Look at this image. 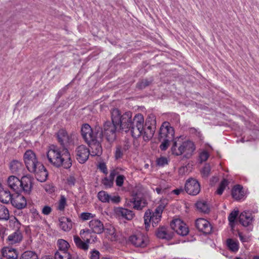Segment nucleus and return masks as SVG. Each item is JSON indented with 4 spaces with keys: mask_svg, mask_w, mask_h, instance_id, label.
I'll return each instance as SVG.
<instances>
[{
    "mask_svg": "<svg viewBox=\"0 0 259 259\" xmlns=\"http://www.w3.org/2000/svg\"><path fill=\"white\" fill-rule=\"evenodd\" d=\"M112 122L119 126L120 129L125 132L131 130L132 136L138 138L142 136L144 123V118L142 114L138 113L133 118L131 111H127L121 114L117 109H113L111 111Z\"/></svg>",
    "mask_w": 259,
    "mask_h": 259,
    "instance_id": "nucleus-1",
    "label": "nucleus"
},
{
    "mask_svg": "<svg viewBox=\"0 0 259 259\" xmlns=\"http://www.w3.org/2000/svg\"><path fill=\"white\" fill-rule=\"evenodd\" d=\"M46 155L49 162L56 167L68 169L72 166L71 155L67 148L61 149L52 145L48 148Z\"/></svg>",
    "mask_w": 259,
    "mask_h": 259,
    "instance_id": "nucleus-2",
    "label": "nucleus"
},
{
    "mask_svg": "<svg viewBox=\"0 0 259 259\" xmlns=\"http://www.w3.org/2000/svg\"><path fill=\"white\" fill-rule=\"evenodd\" d=\"M46 155L49 162L56 167L68 169L72 166L71 155L67 148L61 149L52 145L48 148Z\"/></svg>",
    "mask_w": 259,
    "mask_h": 259,
    "instance_id": "nucleus-3",
    "label": "nucleus"
},
{
    "mask_svg": "<svg viewBox=\"0 0 259 259\" xmlns=\"http://www.w3.org/2000/svg\"><path fill=\"white\" fill-rule=\"evenodd\" d=\"M82 138L86 143L91 142L96 138H102V133L99 126H96L93 130L88 124H84L81 129Z\"/></svg>",
    "mask_w": 259,
    "mask_h": 259,
    "instance_id": "nucleus-4",
    "label": "nucleus"
},
{
    "mask_svg": "<svg viewBox=\"0 0 259 259\" xmlns=\"http://www.w3.org/2000/svg\"><path fill=\"white\" fill-rule=\"evenodd\" d=\"M156 117L153 114H150L146 120L145 125L147 126L145 131L143 130V139L145 141L149 140L153 136L156 128Z\"/></svg>",
    "mask_w": 259,
    "mask_h": 259,
    "instance_id": "nucleus-5",
    "label": "nucleus"
},
{
    "mask_svg": "<svg viewBox=\"0 0 259 259\" xmlns=\"http://www.w3.org/2000/svg\"><path fill=\"white\" fill-rule=\"evenodd\" d=\"M128 242L136 247H146L149 242L148 236L143 233H138L130 236Z\"/></svg>",
    "mask_w": 259,
    "mask_h": 259,
    "instance_id": "nucleus-6",
    "label": "nucleus"
},
{
    "mask_svg": "<svg viewBox=\"0 0 259 259\" xmlns=\"http://www.w3.org/2000/svg\"><path fill=\"white\" fill-rule=\"evenodd\" d=\"M58 140L59 143L64 148L72 145L76 138V135L74 133L68 134L63 130H60L57 133Z\"/></svg>",
    "mask_w": 259,
    "mask_h": 259,
    "instance_id": "nucleus-7",
    "label": "nucleus"
},
{
    "mask_svg": "<svg viewBox=\"0 0 259 259\" xmlns=\"http://www.w3.org/2000/svg\"><path fill=\"white\" fill-rule=\"evenodd\" d=\"M161 215L162 213L156 209H155L153 212H151L150 210H147L144 217L146 228L147 229L149 227L150 223H152L153 227L156 226L161 221Z\"/></svg>",
    "mask_w": 259,
    "mask_h": 259,
    "instance_id": "nucleus-8",
    "label": "nucleus"
},
{
    "mask_svg": "<svg viewBox=\"0 0 259 259\" xmlns=\"http://www.w3.org/2000/svg\"><path fill=\"white\" fill-rule=\"evenodd\" d=\"M23 157L25 164L29 171H34L35 167L40 163L38 161L35 153L32 150L26 151Z\"/></svg>",
    "mask_w": 259,
    "mask_h": 259,
    "instance_id": "nucleus-9",
    "label": "nucleus"
},
{
    "mask_svg": "<svg viewBox=\"0 0 259 259\" xmlns=\"http://www.w3.org/2000/svg\"><path fill=\"white\" fill-rule=\"evenodd\" d=\"M116 123L110 121L106 122L103 126V131L101 128L102 136L104 135L109 141H113L116 138Z\"/></svg>",
    "mask_w": 259,
    "mask_h": 259,
    "instance_id": "nucleus-10",
    "label": "nucleus"
},
{
    "mask_svg": "<svg viewBox=\"0 0 259 259\" xmlns=\"http://www.w3.org/2000/svg\"><path fill=\"white\" fill-rule=\"evenodd\" d=\"M171 228L178 234L186 236L189 233V229L183 221L180 219H174L170 223Z\"/></svg>",
    "mask_w": 259,
    "mask_h": 259,
    "instance_id": "nucleus-11",
    "label": "nucleus"
},
{
    "mask_svg": "<svg viewBox=\"0 0 259 259\" xmlns=\"http://www.w3.org/2000/svg\"><path fill=\"white\" fill-rule=\"evenodd\" d=\"M75 154L76 160L79 163L83 164L88 159L90 150L86 146L81 145L76 148Z\"/></svg>",
    "mask_w": 259,
    "mask_h": 259,
    "instance_id": "nucleus-12",
    "label": "nucleus"
},
{
    "mask_svg": "<svg viewBox=\"0 0 259 259\" xmlns=\"http://www.w3.org/2000/svg\"><path fill=\"white\" fill-rule=\"evenodd\" d=\"M175 135L174 128L171 127L168 122H164L160 129L159 138L160 139H173Z\"/></svg>",
    "mask_w": 259,
    "mask_h": 259,
    "instance_id": "nucleus-13",
    "label": "nucleus"
},
{
    "mask_svg": "<svg viewBox=\"0 0 259 259\" xmlns=\"http://www.w3.org/2000/svg\"><path fill=\"white\" fill-rule=\"evenodd\" d=\"M185 190L190 195H196L200 191V185L199 182L193 178L189 179L185 184Z\"/></svg>",
    "mask_w": 259,
    "mask_h": 259,
    "instance_id": "nucleus-14",
    "label": "nucleus"
},
{
    "mask_svg": "<svg viewBox=\"0 0 259 259\" xmlns=\"http://www.w3.org/2000/svg\"><path fill=\"white\" fill-rule=\"evenodd\" d=\"M98 198L103 203H118L121 200L120 197L118 195H110L105 191H100L98 194Z\"/></svg>",
    "mask_w": 259,
    "mask_h": 259,
    "instance_id": "nucleus-15",
    "label": "nucleus"
},
{
    "mask_svg": "<svg viewBox=\"0 0 259 259\" xmlns=\"http://www.w3.org/2000/svg\"><path fill=\"white\" fill-rule=\"evenodd\" d=\"M195 226L200 231L205 234H210L212 231L211 224L206 219L199 218L195 221Z\"/></svg>",
    "mask_w": 259,
    "mask_h": 259,
    "instance_id": "nucleus-16",
    "label": "nucleus"
},
{
    "mask_svg": "<svg viewBox=\"0 0 259 259\" xmlns=\"http://www.w3.org/2000/svg\"><path fill=\"white\" fill-rule=\"evenodd\" d=\"M133 198L132 202L133 203V207L137 210H141L145 207L147 204V201L143 194L135 193Z\"/></svg>",
    "mask_w": 259,
    "mask_h": 259,
    "instance_id": "nucleus-17",
    "label": "nucleus"
},
{
    "mask_svg": "<svg viewBox=\"0 0 259 259\" xmlns=\"http://www.w3.org/2000/svg\"><path fill=\"white\" fill-rule=\"evenodd\" d=\"M30 172L34 173L36 179L40 182L46 181L48 176L46 168L41 163L35 167L34 171H30Z\"/></svg>",
    "mask_w": 259,
    "mask_h": 259,
    "instance_id": "nucleus-18",
    "label": "nucleus"
},
{
    "mask_svg": "<svg viewBox=\"0 0 259 259\" xmlns=\"http://www.w3.org/2000/svg\"><path fill=\"white\" fill-rule=\"evenodd\" d=\"M89 227L90 230L96 234H101L104 230L103 223L99 219L95 218L90 221Z\"/></svg>",
    "mask_w": 259,
    "mask_h": 259,
    "instance_id": "nucleus-19",
    "label": "nucleus"
},
{
    "mask_svg": "<svg viewBox=\"0 0 259 259\" xmlns=\"http://www.w3.org/2000/svg\"><path fill=\"white\" fill-rule=\"evenodd\" d=\"M32 179L29 176H23L20 179V192L23 191L26 194H29L32 188Z\"/></svg>",
    "mask_w": 259,
    "mask_h": 259,
    "instance_id": "nucleus-20",
    "label": "nucleus"
},
{
    "mask_svg": "<svg viewBox=\"0 0 259 259\" xmlns=\"http://www.w3.org/2000/svg\"><path fill=\"white\" fill-rule=\"evenodd\" d=\"M101 139L96 138L93 139L91 142L87 143L91 148L90 154L91 156H99L102 153V148L99 141Z\"/></svg>",
    "mask_w": 259,
    "mask_h": 259,
    "instance_id": "nucleus-21",
    "label": "nucleus"
},
{
    "mask_svg": "<svg viewBox=\"0 0 259 259\" xmlns=\"http://www.w3.org/2000/svg\"><path fill=\"white\" fill-rule=\"evenodd\" d=\"M8 187L17 193L20 192V180L16 176H9L7 181Z\"/></svg>",
    "mask_w": 259,
    "mask_h": 259,
    "instance_id": "nucleus-22",
    "label": "nucleus"
},
{
    "mask_svg": "<svg viewBox=\"0 0 259 259\" xmlns=\"http://www.w3.org/2000/svg\"><path fill=\"white\" fill-rule=\"evenodd\" d=\"M114 212L117 217L128 221L132 220L135 217V214L132 210L122 207L115 208Z\"/></svg>",
    "mask_w": 259,
    "mask_h": 259,
    "instance_id": "nucleus-23",
    "label": "nucleus"
},
{
    "mask_svg": "<svg viewBox=\"0 0 259 259\" xmlns=\"http://www.w3.org/2000/svg\"><path fill=\"white\" fill-rule=\"evenodd\" d=\"M183 149L184 157L189 158L193 154L195 150V146L193 142L185 141L183 142Z\"/></svg>",
    "mask_w": 259,
    "mask_h": 259,
    "instance_id": "nucleus-24",
    "label": "nucleus"
},
{
    "mask_svg": "<svg viewBox=\"0 0 259 259\" xmlns=\"http://www.w3.org/2000/svg\"><path fill=\"white\" fill-rule=\"evenodd\" d=\"M22 239L23 235L22 233L19 230H16L8 236L6 241L9 244L14 245L19 244Z\"/></svg>",
    "mask_w": 259,
    "mask_h": 259,
    "instance_id": "nucleus-25",
    "label": "nucleus"
},
{
    "mask_svg": "<svg viewBox=\"0 0 259 259\" xmlns=\"http://www.w3.org/2000/svg\"><path fill=\"white\" fill-rule=\"evenodd\" d=\"M11 202L14 207L18 209H22L25 207L27 205L26 198L20 194H18L14 196L12 198Z\"/></svg>",
    "mask_w": 259,
    "mask_h": 259,
    "instance_id": "nucleus-26",
    "label": "nucleus"
},
{
    "mask_svg": "<svg viewBox=\"0 0 259 259\" xmlns=\"http://www.w3.org/2000/svg\"><path fill=\"white\" fill-rule=\"evenodd\" d=\"M2 252L4 257L7 259H17L18 257L17 250L12 247H4Z\"/></svg>",
    "mask_w": 259,
    "mask_h": 259,
    "instance_id": "nucleus-27",
    "label": "nucleus"
},
{
    "mask_svg": "<svg viewBox=\"0 0 259 259\" xmlns=\"http://www.w3.org/2000/svg\"><path fill=\"white\" fill-rule=\"evenodd\" d=\"M239 219L243 226L247 227L251 224L253 218L250 212L244 211L240 214Z\"/></svg>",
    "mask_w": 259,
    "mask_h": 259,
    "instance_id": "nucleus-28",
    "label": "nucleus"
},
{
    "mask_svg": "<svg viewBox=\"0 0 259 259\" xmlns=\"http://www.w3.org/2000/svg\"><path fill=\"white\" fill-rule=\"evenodd\" d=\"M60 228L65 232H68L71 230L73 223L71 219L66 217H61L59 220Z\"/></svg>",
    "mask_w": 259,
    "mask_h": 259,
    "instance_id": "nucleus-29",
    "label": "nucleus"
},
{
    "mask_svg": "<svg viewBox=\"0 0 259 259\" xmlns=\"http://www.w3.org/2000/svg\"><path fill=\"white\" fill-rule=\"evenodd\" d=\"M104 233L106 237L111 241H116L117 240L118 236L115 229L112 225L106 226L104 228Z\"/></svg>",
    "mask_w": 259,
    "mask_h": 259,
    "instance_id": "nucleus-30",
    "label": "nucleus"
},
{
    "mask_svg": "<svg viewBox=\"0 0 259 259\" xmlns=\"http://www.w3.org/2000/svg\"><path fill=\"white\" fill-rule=\"evenodd\" d=\"M232 195L233 198L236 200L243 199L245 194L242 187L240 185L234 186L232 191Z\"/></svg>",
    "mask_w": 259,
    "mask_h": 259,
    "instance_id": "nucleus-31",
    "label": "nucleus"
},
{
    "mask_svg": "<svg viewBox=\"0 0 259 259\" xmlns=\"http://www.w3.org/2000/svg\"><path fill=\"white\" fill-rule=\"evenodd\" d=\"M12 196L9 190L0 188V201L4 203H8L12 200Z\"/></svg>",
    "mask_w": 259,
    "mask_h": 259,
    "instance_id": "nucleus-32",
    "label": "nucleus"
},
{
    "mask_svg": "<svg viewBox=\"0 0 259 259\" xmlns=\"http://www.w3.org/2000/svg\"><path fill=\"white\" fill-rule=\"evenodd\" d=\"M73 239L75 245L78 248L84 250L88 249V244L90 242V240L89 239H87V241L85 242L82 241L78 236H74L73 237Z\"/></svg>",
    "mask_w": 259,
    "mask_h": 259,
    "instance_id": "nucleus-33",
    "label": "nucleus"
},
{
    "mask_svg": "<svg viewBox=\"0 0 259 259\" xmlns=\"http://www.w3.org/2000/svg\"><path fill=\"white\" fill-rule=\"evenodd\" d=\"M9 167L12 173L17 174L22 169L23 165L20 161L15 160L10 162Z\"/></svg>",
    "mask_w": 259,
    "mask_h": 259,
    "instance_id": "nucleus-34",
    "label": "nucleus"
},
{
    "mask_svg": "<svg viewBox=\"0 0 259 259\" xmlns=\"http://www.w3.org/2000/svg\"><path fill=\"white\" fill-rule=\"evenodd\" d=\"M183 142H175L171 148L172 154L177 156L183 155Z\"/></svg>",
    "mask_w": 259,
    "mask_h": 259,
    "instance_id": "nucleus-35",
    "label": "nucleus"
},
{
    "mask_svg": "<svg viewBox=\"0 0 259 259\" xmlns=\"http://www.w3.org/2000/svg\"><path fill=\"white\" fill-rule=\"evenodd\" d=\"M157 237L161 239H165L169 240L172 238L171 233H169L165 227L159 228L156 232Z\"/></svg>",
    "mask_w": 259,
    "mask_h": 259,
    "instance_id": "nucleus-36",
    "label": "nucleus"
},
{
    "mask_svg": "<svg viewBox=\"0 0 259 259\" xmlns=\"http://www.w3.org/2000/svg\"><path fill=\"white\" fill-rule=\"evenodd\" d=\"M57 244L58 247L57 251L68 252V250L70 245L67 241L60 239L58 240Z\"/></svg>",
    "mask_w": 259,
    "mask_h": 259,
    "instance_id": "nucleus-37",
    "label": "nucleus"
},
{
    "mask_svg": "<svg viewBox=\"0 0 259 259\" xmlns=\"http://www.w3.org/2000/svg\"><path fill=\"white\" fill-rule=\"evenodd\" d=\"M197 209L201 212L207 213L209 211L208 204L204 200H200L195 204Z\"/></svg>",
    "mask_w": 259,
    "mask_h": 259,
    "instance_id": "nucleus-38",
    "label": "nucleus"
},
{
    "mask_svg": "<svg viewBox=\"0 0 259 259\" xmlns=\"http://www.w3.org/2000/svg\"><path fill=\"white\" fill-rule=\"evenodd\" d=\"M227 244L230 250L233 252H236L239 249V243L237 241H235L232 239H228L227 241Z\"/></svg>",
    "mask_w": 259,
    "mask_h": 259,
    "instance_id": "nucleus-39",
    "label": "nucleus"
},
{
    "mask_svg": "<svg viewBox=\"0 0 259 259\" xmlns=\"http://www.w3.org/2000/svg\"><path fill=\"white\" fill-rule=\"evenodd\" d=\"M10 217L9 211L4 205H0V220H7Z\"/></svg>",
    "mask_w": 259,
    "mask_h": 259,
    "instance_id": "nucleus-40",
    "label": "nucleus"
},
{
    "mask_svg": "<svg viewBox=\"0 0 259 259\" xmlns=\"http://www.w3.org/2000/svg\"><path fill=\"white\" fill-rule=\"evenodd\" d=\"M20 259H38V257L34 251L29 250L24 252L22 254Z\"/></svg>",
    "mask_w": 259,
    "mask_h": 259,
    "instance_id": "nucleus-41",
    "label": "nucleus"
},
{
    "mask_svg": "<svg viewBox=\"0 0 259 259\" xmlns=\"http://www.w3.org/2000/svg\"><path fill=\"white\" fill-rule=\"evenodd\" d=\"M55 259H71V255L68 252L57 251L55 254Z\"/></svg>",
    "mask_w": 259,
    "mask_h": 259,
    "instance_id": "nucleus-42",
    "label": "nucleus"
},
{
    "mask_svg": "<svg viewBox=\"0 0 259 259\" xmlns=\"http://www.w3.org/2000/svg\"><path fill=\"white\" fill-rule=\"evenodd\" d=\"M238 210H234L230 213L228 217V220L232 229H233L235 221L238 215Z\"/></svg>",
    "mask_w": 259,
    "mask_h": 259,
    "instance_id": "nucleus-43",
    "label": "nucleus"
},
{
    "mask_svg": "<svg viewBox=\"0 0 259 259\" xmlns=\"http://www.w3.org/2000/svg\"><path fill=\"white\" fill-rule=\"evenodd\" d=\"M168 188V185H165L164 182H162L158 187L156 188L154 191H156L158 194H162L166 192V190Z\"/></svg>",
    "mask_w": 259,
    "mask_h": 259,
    "instance_id": "nucleus-44",
    "label": "nucleus"
},
{
    "mask_svg": "<svg viewBox=\"0 0 259 259\" xmlns=\"http://www.w3.org/2000/svg\"><path fill=\"white\" fill-rule=\"evenodd\" d=\"M79 218L83 221L91 220L96 218V214L91 212H82L80 213Z\"/></svg>",
    "mask_w": 259,
    "mask_h": 259,
    "instance_id": "nucleus-45",
    "label": "nucleus"
},
{
    "mask_svg": "<svg viewBox=\"0 0 259 259\" xmlns=\"http://www.w3.org/2000/svg\"><path fill=\"white\" fill-rule=\"evenodd\" d=\"M229 182L226 179H224L221 183L219 187L218 188L217 193L219 195L222 194L224 190L226 187L228 185Z\"/></svg>",
    "mask_w": 259,
    "mask_h": 259,
    "instance_id": "nucleus-46",
    "label": "nucleus"
},
{
    "mask_svg": "<svg viewBox=\"0 0 259 259\" xmlns=\"http://www.w3.org/2000/svg\"><path fill=\"white\" fill-rule=\"evenodd\" d=\"M229 182L226 179H224L221 183L219 187L218 188L217 193L219 195L222 194L224 190L226 187L228 185Z\"/></svg>",
    "mask_w": 259,
    "mask_h": 259,
    "instance_id": "nucleus-47",
    "label": "nucleus"
},
{
    "mask_svg": "<svg viewBox=\"0 0 259 259\" xmlns=\"http://www.w3.org/2000/svg\"><path fill=\"white\" fill-rule=\"evenodd\" d=\"M210 166L209 164H206L201 170V175L203 178H207L210 174Z\"/></svg>",
    "mask_w": 259,
    "mask_h": 259,
    "instance_id": "nucleus-48",
    "label": "nucleus"
},
{
    "mask_svg": "<svg viewBox=\"0 0 259 259\" xmlns=\"http://www.w3.org/2000/svg\"><path fill=\"white\" fill-rule=\"evenodd\" d=\"M66 206V199L64 196H61L58 202L57 208L62 211L63 210Z\"/></svg>",
    "mask_w": 259,
    "mask_h": 259,
    "instance_id": "nucleus-49",
    "label": "nucleus"
},
{
    "mask_svg": "<svg viewBox=\"0 0 259 259\" xmlns=\"http://www.w3.org/2000/svg\"><path fill=\"white\" fill-rule=\"evenodd\" d=\"M168 203V200L166 199H161L160 201V203L158 206L156 207L155 209L157 210L159 212L162 213L163 210L165 207L167 205Z\"/></svg>",
    "mask_w": 259,
    "mask_h": 259,
    "instance_id": "nucleus-50",
    "label": "nucleus"
},
{
    "mask_svg": "<svg viewBox=\"0 0 259 259\" xmlns=\"http://www.w3.org/2000/svg\"><path fill=\"white\" fill-rule=\"evenodd\" d=\"M10 225L13 226L16 230H19L21 226V224L18 221L17 219H16L15 217L13 218L10 220Z\"/></svg>",
    "mask_w": 259,
    "mask_h": 259,
    "instance_id": "nucleus-51",
    "label": "nucleus"
},
{
    "mask_svg": "<svg viewBox=\"0 0 259 259\" xmlns=\"http://www.w3.org/2000/svg\"><path fill=\"white\" fill-rule=\"evenodd\" d=\"M156 162L159 166H163L168 164V160L165 157H160L157 159Z\"/></svg>",
    "mask_w": 259,
    "mask_h": 259,
    "instance_id": "nucleus-52",
    "label": "nucleus"
},
{
    "mask_svg": "<svg viewBox=\"0 0 259 259\" xmlns=\"http://www.w3.org/2000/svg\"><path fill=\"white\" fill-rule=\"evenodd\" d=\"M209 156V154L205 150L203 151L200 153L199 158L201 162L205 161L207 160Z\"/></svg>",
    "mask_w": 259,
    "mask_h": 259,
    "instance_id": "nucleus-53",
    "label": "nucleus"
},
{
    "mask_svg": "<svg viewBox=\"0 0 259 259\" xmlns=\"http://www.w3.org/2000/svg\"><path fill=\"white\" fill-rule=\"evenodd\" d=\"M110 178H111V180L110 181H109L108 180H107V179H105L104 181H103V183H104V184L106 186H111L113 183V180L114 179V171H113L112 172H111L110 174Z\"/></svg>",
    "mask_w": 259,
    "mask_h": 259,
    "instance_id": "nucleus-54",
    "label": "nucleus"
},
{
    "mask_svg": "<svg viewBox=\"0 0 259 259\" xmlns=\"http://www.w3.org/2000/svg\"><path fill=\"white\" fill-rule=\"evenodd\" d=\"M125 177L122 175H119L116 179V184L117 186L121 187L122 186Z\"/></svg>",
    "mask_w": 259,
    "mask_h": 259,
    "instance_id": "nucleus-55",
    "label": "nucleus"
},
{
    "mask_svg": "<svg viewBox=\"0 0 259 259\" xmlns=\"http://www.w3.org/2000/svg\"><path fill=\"white\" fill-rule=\"evenodd\" d=\"M162 140L163 141L160 145V147L162 150H165L167 148V147L169 145V142L170 140H169V139H162Z\"/></svg>",
    "mask_w": 259,
    "mask_h": 259,
    "instance_id": "nucleus-56",
    "label": "nucleus"
},
{
    "mask_svg": "<svg viewBox=\"0 0 259 259\" xmlns=\"http://www.w3.org/2000/svg\"><path fill=\"white\" fill-rule=\"evenodd\" d=\"M123 153L120 147L116 148L115 152V157L116 159L121 158L122 156Z\"/></svg>",
    "mask_w": 259,
    "mask_h": 259,
    "instance_id": "nucleus-57",
    "label": "nucleus"
},
{
    "mask_svg": "<svg viewBox=\"0 0 259 259\" xmlns=\"http://www.w3.org/2000/svg\"><path fill=\"white\" fill-rule=\"evenodd\" d=\"M44 188L46 192L52 193L55 191V187L52 184H46L44 186Z\"/></svg>",
    "mask_w": 259,
    "mask_h": 259,
    "instance_id": "nucleus-58",
    "label": "nucleus"
},
{
    "mask_svg": "<svg viewBox=\"0 0 259 259\" xmlns=\"http://www.w3.org/2000/svg\"><path fill=\"white\" fill-rule=\"evenodd\" d=\"M52 211V208L49 206H45L42 209V213L45 215L49 214Z\"/></svg>",
    "mask_w": 259,
    "mask_h": 259,
    "instance_id": "nucleus-59",
    "label": "nucleus"
},
{
    "mask_svg": "<svg viewBox=\"0 0 259 259\" xmlns=\"http://www.w3.org/2000/svg\"><path fill=\"white\" fill-rule=\"evenodd\" d=\"M238 236L240 240L242 242H248L249 241V237L248 236H244L242 233L238 232Z\"/></svg>",
    "mask_w": 259,
    "mask_h": 259,
    "instance_id": "nucleus-60",
    "label": "nucleus"
},
{
    "mask_svg": "<svg viewBox=\"0 0 259 259\" xmlns=\"http://www.w3.org/2000/svg\"><path fill=\"white\" fill-rule=\"evenodd\" d=\"M99 167L100 169L104 174L107 173V168L106 167V165L104 163H100L99 164Z\"/></svg>",
    "mask_w": 259,
    "mask_h": 259,
    "instance_id": "nucleus-61",
    "label": "nucleus"
},
{
    "mask_svg": "<svg viewBox=\"0 0 259 259\" xmlns=\"http://www.w3.org/2000/svg\"><path fill=\"white\" fill-rule=\"evenodd\" d=\"M99 252L95 250L93 251L91 255V259H99Z\"/></svg>",
    "mask_w": 259,
    "mask_h": 259,
    "instance_id": "nucleus-62",
    "label": "nucleus"
},
{
    "mask_svg": "<svg viewBox=\"0 0 259 259\" xmlns=\"http://www.w3.org/2000/svg\"><path fill=\"white\" fill-rule=\"evenodd\" d=\"M75 181V179L74 177L70 176L67 179V183L70 185H73Z\"/></svg>",
    "mask_w": 259,
    "mask_h": 259,
    "instance_id": "nucleus-63",
    "label": "nucleus"
},
{
    "mask_svg": "<svg viewBox=\"0 0 259 259\" xmlns=\"http://www.w3.org/2000/svg\"><path fill=\"white\" fill-rule=\"evenodd\" d=\"M183 191V190L182 189H176L172 191V192L175 193L176 195L180 194Z\"/></svg>",
    "mask_w": 259,
    "mask_h": 259,
    "instance_id": "nucleus-64",
    "label": "nucleus"
}]
</instances>
